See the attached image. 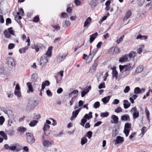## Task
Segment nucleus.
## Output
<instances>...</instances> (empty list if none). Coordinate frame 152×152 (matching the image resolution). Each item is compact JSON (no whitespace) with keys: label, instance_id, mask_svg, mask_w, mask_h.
<instances>
[{"label":"nucleus","instance_id":"1","mask_svg":"<svg viewBox=\"0 0 152 152\" xmlns=\"http://www.w3.org/2000/svg\"><path fill=\"white\" fill-rule=\"evenodd\" d=\"M53 49L52 46L50 47L45 54H44L41 58L40 62V65H42V67L46 64L48 62V57L50 58L52 56V50Z\"/></svg>","mask_w":152,"mask_h":152},{"label":"nucleus","instance_id":"2","mask_svg":"<svg viewBox=\"0 0 152 152\" xmlns=\"http://www.w3.org/2000/svg\"><path fill=\"white\" fill-rule=\"evenodd\" d=\"M38 104V102L34 100H30L28 103L26 107L28 109H34Z\"/></svg>","mask_w":152,"mask_h":152},{"label":"nucleus","instance_id":"3","mask_svg":"<svg viewBox=\"0 0 152 152\" xmlns=\"http://www.w3.org/2000/svg\"><path fill=\"white\" fill-rule=\"evenodd\" d=\"M92 112H90L88 114H86L83 118L81 120L80 124L83 126H84L85 123L87 122L86 119L89 120L92 118Z\"/></svg>","mask_w":152,"mask_h":152},{"label":"nucleus","instance_id":"4","mask_svg":"<svg viewBox=\"0 0 152 152\" xmlns=\"http://www.w3.org/2000/svg\"><path fill=\"white\" fill-rule=\"evenodd\" d=\"M134 66V65L132 64H128L124 65H120L119 66V69L120 72L124 69H125L130 72Z\"/></svg>","mask_w":152,"mask_h":152},{"label":"nucleus","instance_id":"5","mask_svg":"<svg viewBox=\"0 0 152 152\" xmlns=\"http://www.w3.org/2000/svg\"><path fill=\"white\" fill-rule=\"evenodd\" d=\"M26 139L28 142L30 143L33 144L35 141L33 135L31 133L28 132L26 133Z\"/></svg>","mask_w":152,"mask_h":152},{"label":"nucleus","instance_id":"6","mask_svg":"<svg viewBox=\"0 0 152 152\" xmlns=\"http://www.w3.org/2000/svg\"><path fill=\"white\" fill-rule=\"evenodd\" d=\"M98 50L96 48H95L91 50L87 60L89 62H90L93 59L94 56Z\"/></svg>","mask_w":152,"mask_h":152},{"label":"nucleus","instance_id":"7","mask_svg":"<svg viewBox=\"0 0 152 152\" xmlns=\"http://www.w3.org/2000/svg\"><path fill=\"white\" fill-rule=\"evenodd\" d=\"M130 112L132 113L133 118H137L139 116V111L138 110H137L136 107H132Z\"/></svg>","mask_w":152,"mask_h":152},{"label":"nucleus","instance_id":"8","mask_svg":"<svg viewBox=\"0 0 152 152\" xmlns=\"http://www.w3.org/2000/svg\"><path fill=\"white\" fill-rule=\"evenodd\" d=\"M8 65L10 68H12L15 65L14 59L11 58H9L8 59Z\"/></svg>","mask_w":152,"mask_h":152},{"label":"nucleus","instance_id":"9","mask_svg":"<svg viewBox=\"0 0 152 152\" xmlns=\"http://www.w3.org/2000/svg\"><path fill=\"white\" fill-rule=\"evenodd\" d=\"M127 55L129 60L131 59H134V58L137 56V53L135 52L132 51L129 54H127Z\"/></svg>","mask_w":152,"mask_h":152},{"label":"nucleus","instance_id":"10","mask_svg":"<svg viewBox=\"0 0 152 152\" xmlns=\"http://www.w3.org/2000/svg\"><path fill=\"white\" fill-rule=\"evenodd\" d=\"M81 110V108H79V109L76 110L75 111H73L72 113V115L71 118V120H72L75 118L77 115L79 113V112Z\"/></svg>","mask_w":152,"mask_h":152},{"label":"nucleus","instance_id":"11","mask_svg":"<svg viewBox=\"0 0 152 152\" xmlns=\"http://www.w3.org/2000/svg\"><path fill=\"white\" fill-rule=\"evenodd\" d=\"M97 3V0H90L89 2V4L92 10L94 9Z\"/></svg>","mask_w":152,"mask_h":152},{"label":"nucleus","instance_id":"12","mask_svg":"<svg viewBox=\"0 0 152 152\" xmlns=\"http://www.w3.org/2000/svg\"><path fill=\"white\" fill-rule=\"evenodd\" d=\"M97 66V64L96 63H94L92 66L90 68L88 72L89 73H94L96 71V68Z\"/></svg>","mask_w":152,"mask_h":152},{"label":"nucleus","instance_id":"13","mask_svg":"<svg viewBox=\"0 0 152 152\" xmlns=\"http://www.w3.org/2000/svg\"><path fill=\"white\" fill-rule=\"evenodd\" d=\"M42 45L39 43H37L36 45H32L31 47L33 49H35L37 52H38L39 50V48L42 46Z\"/></svg>","mask_w":152,"mask_h":152},{"label":"nucleus","instance_id":"14","mask_svg":"<svg viewBox=\"0 0 152 152\" xmlns=\"http://www.w3.org/2000/svg\"><path fill=\"white\" fill-rule=\"evenodd\" d=\"M124 141V138L123 137L120 136H118L117 137L116 139L114 140L115 144L122 143Z\"/></svg>","mask_w":152,"mask_h":152},{"label":"nucleus","instance_id":"15","mask_svg":"<svg viewBox=\"0 0 152 152\" xmlns=\"http://www.w3.org/2000/svg\"><path fill=\"white\" fill-rule=\"evenodd\" d=\"M129 61V60L127 54L122 56L119 60V61L120 62H123Z\"/></svg>","mask_w":152,"mask_h":152},{"label":"nucleus","instance_id":"16","mask_svg":"<svg viewBox=\"0 0 152 152\" xmlns=\"http://www.w3.org/2000/svg\"><path fill=\"white\" fill-rule=\"evenodd\" d=\"M111 69H112V74L113 77H115V79H117L118 77V73L116 71L115 68L113 67Z\"/></svg>","mask_w":152,"mask_h":152},{"label":"nucleus","instance_id":"17","mask_svg":"<svg viewBox=\"0 0 152 152\" xmlns=\"http://www.w3.org/2000/svg\"><path fill=\"white\" fill-rule=\"evenodd\" d=\"M78 92V91L77 90H74L69 94V97H73V96H75L76 97Z\"/></svg>","mask_w":152,"mask_h":152},{"label":"nucleus","instance_id":"18","mask_svg":"<svg viewBox=\"0 0 152 152\" xmlns=\"http://www.w3.org/2000/svg\"><path fill=\"white\" fill-rule=\"evenodd\" d=\"M4 113L7 115L9 117L13 118V113L11 110L9 109H7L4 111Z\"/></svg>","mask_w":152,"mask_h":152},{"label":"nucleus","instance_id":"19","mask_svg":"<svg viewBox=\"0 0 152 152\" xmlns=\"http://www.w3.org/2000/svg\"><path fill=\"white\" fill-rule=\"evenodd\" d=\"M50 84V83L48 80H45L43 82L42 84L41 91L43 90L46 86H48Z\"/></svg>","mask_w":152,"mask_h":152},{"label":"nucleus","instance_id":"20","mask_svg":"<svg viewBox=\"0 0 152 152\" xmlns=\"http://www.w3.org/2000/svg\"><path fill=\"white\" fill-rule=\"evenodd\" d=\"M123 102H124L123 104L124 107L125 109H126L130 106V104L129 103L127 100H124Z\"/></svg>","mask_w":152,"mask_h":152},{"label":"nucleus","instance_id":"21","mask_svg":"<svg viewBox=\"0 0 152 152\" xmlns=\"http://www.w3.org/2000/svg\"><path fill=\"white\" fill-rule=\"evenodd\" d=\"M91 19L90 17H88L85 22L83 26L86 27L90 24V22L91 21Z\"/></svg>","mask_w":152,"mask_h":152},{"label":"nucleus","instance_id":"22","mask_svg":"<svg viewBox=\"0 0 152 152\" xmlns=\"http://www.w3.org/2000/svg\"><path fill=\"white\" fill-rule=\"evenodd\" d=\"M122 71V72L121 76L122 77H125L127 76L129 72V71L125 69H124L122 70L121 71Z\"/></svg>","mask_w":152,"mask_h":152},{"label":"nucleus","instance_id":"23","mask_svg":"<svg viewBox=\"0 0 152 152\" xmlns=\"http://www.w3.org/2000/svg\"><path fill=\"white\" fill-rule=\"evenodd\" d=\"M121 120L122 121H127L128 120H129V116L128 115H124L121 116Z\"/></svg>","mask_w":152,"mask_h":152},{"label":"nucleus","instance_id":"24","mask_svg":"<svg viewBox=\"0 0 152 152\" xmlns=\"http://www.w3.org/2000/svg\"><path fill=\"white\" fill-rule=\"evenodd\" d=\"M66 55H59L58 56L57 58V61L58 62H61L63 59L65 58Z\"/></svg>","mask_w":152,"mask_h":152},{"label":"nucleus","instance_id":"25","mask_svg":"<svg viewBox=\"0 0 152 152\" xmlns=\"http://www.w3.org/2000/svg\"><path fill=\"white\" fill-rule=\"evenodd\" d=\"M43 144L46 147H49L51 146L52 143L49 141L45 140L43 141Z\"/></svg>","mask_w":152,"mask_h":152},{"label":"nucleus","instance_id":"26","mask_svg":"<svg viewBox=\"0 0 152 152\" xmlns=\"http://www.w3.org/2000/svg\"><path fill=\"white\" fill-rule=\"evenodd\" d=\"M111 118L113 119L114 123L117 124L118 123V118L117 116L113 115L111 117Z\"/></svg>","mask_w":152,"mask_h":152},{"label":"nucleus","instance_id":"27","mask_svg":"<svg viewBox=\"0 0 152 152\" xmlns=\"http://www.w3.org/2000/svg\"><path fill=\"white\" fill-rule=\"evenodd\" d=\"M27 85L28 86V91H27L28 92H33V87L31 84V83L30 82H28L27 83Z\"/></svg>","mask_w":152,"mask_h":152},{"label":"nucleus","instance_id":"28","mask_svg":"<svg viewBox=\"0 0 152 152\" xmlns=\"http://www.w3.org/2000/svg\"><path fill=\"white\" fill-rule=\"evenodd\" d=\"M110 98V96H108L102 99V101L103 102L104 104H106L109 101Z\"/></svg>","mask_w":152,"mask_h":152},{"label":"nucleus","instance_id":"29","mask_svg":"<svg viewBox=\"0 0 152 152\" xmlns=\"http://www.w3.org/2000/svg\"><path fill=\"white\" fill-rule=\"evenodd\" d=\"M143 69V66L141 65L137 67L136 69V72L137 73H140L142 72Z\"/></svg>","mask_w":152,"mask_h":152},{"label":"nucleus","instance_id":"30","mask_svg":"<svg viewBox=\"0 0 152 152\" xmlns=\"http://www.w3.org/2000/svg\"><path fill=\"white\" fill-rule=\"evenodd\" d=\"M37 79L38 76L36 74L34 73L32 75L31 79L32 81L35 82L37 81Z\"/></svg>","mask_w":152,"mask_h":152},{"label":"nucleus","instance_id":"31","mask_svg":"<svg viewBox=\"0 0 152 152\" xmlns=\"http://www.w3.org/2000/svg\"><path fill=\"white\" fill-rule=\"evenodd\" d=\"M132 15V13L131 11L130 10H128L127 12L126 13V15L124 18V19H127V18H129Z\"/></svg>","mask_w":152,"mask_h":152},{"label":"nucleus","instance_id":"32","mask_svg":"<svg viewBox=\"0 0 152 152\" xmlns=\"http://www.w3.org/2000/svg\"><path fill=\"white\" fill-rule=\"evenodd\" d=\"M148 37L146 36H142L141 34H139L136 37V39H147Z\"/></svg>","mask_w":152,"mask_h":152},{"label":"nucleus","instance_id":"33","mask_svg":"<svg viewBox=\"0 0 152 152\" xmlns=\"http://www.w3.org/2000/svg\"><path fill=\"white\" fill-rule=\"evenodd\" d=\"M87 142V139L86 137H83L81 139V143L82 145H83Z\"/></svg>","mask_w":152,"mask_h":152},{"label":"nucleus","instance_id":"34","mask_svg":"<svg viewBox=\"0 0 152 152\" xmlns=\"http://www.w3.org/2000/svg\"><path fill=\"white\" fill-rule=\"evenodd\" d=\"M38 123V121L34 120L31 121L29 124V125L31 127H33L36 125Z\"/></svg>","mask_w":152,"mask_h":152},{"label":"nucleus","instance_id":"35","mask_svg":"<svg viewBox=\"0 0 152 152\" xmlns=\"http://www.w3.org/2000/svg\"><path fill=\"white\" fill-rule=\"evenodd\" d=\"M89 91L88 89H84V90L82 91L81 92V96L82 97H83L85 96Z\"/></svg>","mask_w":152,"mask_h":152},{"label":"nucleus","instance_id":"36","mask_svg":"<svg viewBox=\"0 0 152 152\" xmlns=\"http://www.w3.org/2000/svg\"><path fill=\"white\" fill-rule=\"evenodd\" d=\"M55 78L56 80V81L57 83H58L62 80V77H60L58 74L55 76Z\"/></svg>","mask_w":152,"mask_h":152},{"label":"nucleus","instance_id":"37","mask_svg":"<svg viewBox=\"0 0 152 152\" xmlns=\"http://www.w3.org/2000/svg\"><path fill=\"white\" fill-rule=\"evenodd\" d=\"M141 92L140 89L138 87L135 88L134 90V93L135 94H138Z\"/></svg>","mask_w":152,"mask_h":152},{"label":"nucleus","instance_id":"38","mask_svg":"<svg viewBox=\"0 0 152 152\" xmlns=\"http://www.w3.org/2000/svg\"><path fill=\"white\" fill-rule=\"evenodd\" d=\"M4 33L6 37L7 38H10L11 37L10 34L7 31H4Z\"/></svg>","mask_w":152,"mask_h":152},{"label":"nucleus","instance_id":"39","mask_svg":"<svg viewBox=\"0 0 152 152\" xmlns=\"http://www.w3.org/2000/svg\"><path fill=\"white\" fill-rule=\"evenodd\" d=\"M50 127V126L49 125L45 124L43 128L44 131L45 132V131H47L49 129Z\"/></svg>","mask_w":152,"mask_h":152},{"label":"nucleus","instance_id":"40","mask_svg":"<svg viewBox=\"0 0 152 152\" xmlns=\"http://www.w3.org/2000/svg\"><path fill=\"white\" fill-rule=\"evenodd\" d=\"M26 130V128L22 126L19 127L18 129V131L22 132L23 133Z\"/></svg>","mask_w":152,"mask_h":152},{"label":"nucleus","instance_id":"41","mask_svg":"<svg viewBox=\"0 0 152 152\" xmlns=\"http://www.w3.org/2000/svg\"><path fill=\"white\" fill-rule=\"evenodd\" d=\"M28 49V47L26 46L23 48L20 49L19 51L20 53H25L26 52V50H27Z\"/></svg>","mask_w":152,"mask_h":152},{"label":"nucleus","instance_id":"42","mask_svg":"<svg viewBox=\"0 0 152 152\" xmlns=\"http://www.w3.org/2000/svg\"><path fill=\"white\" fill-rule=\"evenodd\" d=\"M109 115L108 113L107 112H105L104 113H102L100 114V116L102 117H107Z\"/></svg>","mask_w":152,"mask_h":152},{"label":"nucleus","instance_id":"43","mask_svg":"<svg viewBox=\"0 0 152 152\" xmlns=\"http://www.w3.org/2000/svg\"><path fill=\"white\" fill-rule=\"evenodd\" d=\"M100 106V103L99 102H95L93 106V107L95 108H97L99 107Z\"/></svg>","mask_w":152,"mask_h":152},{"label":"nucleus","instance_id":"44","mask_svg":"<svg viewBox=\"0 0 152 152\" xmlns=\"http://www.w3.org/2000/svg\"><path fill=\"white\" fill-rule=\"evenodd\" d=\"M130 131V129H124V133L125 134L126 136V137H127L128 136Z\"/></svg>","mask_w":152,"mask_h":152},{"label":"nucleus","instance_id":"45","mask_svg":"<svg viewBox=\"0 0 152 152\" xmlns=\"http://www.w3.org/2000/svg\"><path fill=\"white\" fill-rule=\"evenodd\" d=\"M5 121L4 118L3 116L0 117V125H2Z\"/></svg>","mask_w":152,"mask_h":152},{"label":"nucleus","instance_id":"46","mask_svg":"<svg viewBox=\"0 0 152 152\" xmlns=\"http://www.w3.org/2000/svg\"><path fill=\"white\" fill-rule=\"evenodd\" d=\"M131 124L129 123H126L124 126V129H129L131 128Z\"/></svg>","mask_w":152,"mask_h":152},{"label":"nucleus","instance_id":"47","mask_svg":"<svg viewBox=\"0 0 152 152\" xmlns=\"http://www.w3.org/2000/svg\"><path fill=\"white\" fill-rule=\"evenodd\" d=\"M92 132L91 131H88L87 132V135L86 137V136H87L89 139H90L92 137Z\"/></svg>","mask_w":152,"mask_h":152},{"label":"nucleus","instance_id":"48","mask_svg":"<svg viewBox=\"0 0 152 152\" xmlns=\"http://www.w3.org/2000/svg\"><path fill=\"white\" fill-rule=\"evenodd\" d=\"M122 111L121 108L120 107H118L115 109V112L117 113L121 112Z\"/></svg>","mask_w":152,"mask_h":152},{"label":"nucleus","instance_id":"49","mask_svg":"<svg viewBox=\"0 0 152 152\" xmlns=\"http://www.w3.org/2000/svg\"><path fill=\"white\" fill-rule=\"evenodd\" d=\"M108 53L110 54H113L114 53V47L109 49L108 51Z\"/></svg>","mask_w":152,"mask_h":152},{"label":"nucleus","instance_id":"50","mask_svg":"<svg viewBox=\"0 0 152 152\" xmlns=\"http://www.w3.org/2000/svg\"><path fill=\"white\" fill-rule=\"evenodd\" d=\"M52 26L53 28H54L57 31L59 30L60 29V27L58 24H57L56 25L53 26Z\"/></svg>","mask_w":152,"mask_h":152},{"label":"nucleus","instance_id":"51","mask_svg":"<svg viewBox=\"0 0 152 152\" xmlns=\"http://www.w3.org/2000/svg\"><path fill=\"white\" fill-rule=\"evenodd\" d=\"M130 88L129 86H126L124 90V93H127L129 91Z\"/></svg>","mask_w":152,"mask_h":152},{"label":"nucleus","instance_id":"52","mask_svg":"<svg viewBox=\"0 0 152 152\" xmlns=\"http://www.w3.org/2000/svg\"><path fill=\"white\" fill-rule=\"evenodd\" d=\"M76 99L75 96H73V97H72L70 101L69 102L70 103V105L71 106L72 105L73 103L74 102Z\"/></svg>","mask_w":152,"mask_h":152},{"label":"nucleus","instance_id":"53","mask_svg":"<svg viewBox=\"0 0 152 152\" xmlns=\"http://www.w3.org/2000/svg\"><path fill=\"white\" fill-rule=\"evenodd\" d=\"M15 95L17 96L18 97H20L21 96L20 93L19 91L15 90L14 92Z\"/></svg>","mask_w":152,"mask_h":152},{"label":"nucleus","instance_id":"54","mask_svg":"<svg viewBox=\"0 0 152 152\" xmlns=\"http://www.w3.org/2000/svg\"><path fill=\"white\" fill-rule=\"evenodd\" d=\"M145 112L147 116V119L149 121V112L148 110L146 108L145 110Z\"/></svg>","mask_w":152,"mask_h":152},{"label":"nucleus","instance_id":"55","mask_svg":"<svg viewBox=\"0 0 152 152\" xmlns=\"http://www.w3.org/2000/svg\"><path fill=\"white\" fill-rule=\"evenodd\" d=\"M124 37V36L123 35L122 36H121V37H120L117 41H116V42L119 44L121 41Z\"/></svg>","mask_w":152,"mask_h":152},{"label":"nucleus","instance_id":"56","mask_svg":"<svg viewBox=\"0 0 152 152\" xmlns=\"http://www.w3.org/2000/svg\"><path fill=\"white\" fill-rule=\"evenodd\" d=\"M62 17L64 18H65L68 17V15L65 12H63L61 14Z\"/></svg>","mask_w":152,"mask_h":152},{"label":"nucleus","instance_id":"57","mask_svg":"<svg viewBox=\"0 0 152 152\" xmlns=\"http://www.w3.org/2000/svg\"><path fill=\"white\" fill-rule=\"evenodd\" d=\"M114 53L117 54L119 53V50L118 47H114Z\"/></svg>","mask_w":152,"mask_h":152},{"label":"nucleus","instance_id":"58","mask_svg":"<svg viewBox=\"0 0 152 152\" xmlns=\"http://www.w3.org/2000/svg\"><path fill=\"white\" fill-rule=\"evenodd\" d=\"M147 129L146 127H145V126H143L141 129V134H142L143 135L146 132Z\"/></svg>","mask_w":152,"mask_h":152},{"label":"nucleus","instance_id":"59","mask_svg":"<svg viewBox=\"0 0 152 152\" xmlns=\"http://www.w3.org/2000/svg\"><path fill=\"white\" fill-rule=\"evenodd\" d=\"M12 27H10L8 29V31L10 34H12L13 35H15V33L14 31L12 30Z\"/></svg>","mask_w":152,"mask_h":152},{"label":"nucleus","instance_id":"60","mask_svg":"<svg viewBox=\"0 0 152 152\" xmlns=\"http://www.w3.org/2000/svg\"><path fill=\"white\" fill-rule=\"evenodd\" d=\"M105 87V86L104 85V82L101 83L98 86V88L99 89H101L102 88H104Z\"/></svg>","mask_w":152,"mask_h":152},{"label":"nucleus","instance_id":"61","mask_svg":"<svg viewBox=\"0 0 152 152\" xmlns=\"http://www.w3.org/2000/svg\"><path fill=\"white\" fill-rule=\"evenodd\" d=\"M15 47V45L13 43H10L8 45V49H12Z\"/></svg>","mask_w":152,"mask_h":152},{"label":"nucleus","instance_id":"62","mask_svg":"<svg viewBox=\"0 0 152 152\" xmlns=\"http://www.w3.org/2000/svg\"><path fill=\"white\" fill-rule=\"evenodd\" d=\"M39 20V17L37 16H35L33 19V21L35 22H37Z\"/></svg>","mask_w":152,"mask_h":152},{"label":"nucleus","instance_id":"63","mask_svg":"<svg viewBox=\"0 0 152 152\" xmlns=\"http://www.w3.org/2000/svg\"><path fill=\"white\" fill-rule=\"evenodd\" d=\"M107 18V17L106 16H105L103 18H101L100 19L99 21V23H101L103 21L105 20Z\"/></svg>","mask_w":152,"mask_h":152},{"label":"nucleus","instance_id":"64","mask_svg":"<svg viewBox=\"0 0 152 152\" xmlns=\"http://www.w3.org/2000/svg\"><path fill=\"white\" fill-rule=\"evenodd\" d=\"M119 102V101L118 99H115L112 102V104H118Z\"/></svg>","mask_w":152,"mask_h":152}]
</instances>
